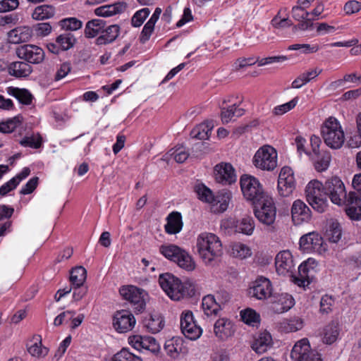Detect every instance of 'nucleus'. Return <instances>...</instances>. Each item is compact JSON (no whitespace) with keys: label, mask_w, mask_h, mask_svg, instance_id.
Masks as SVG:
<instances>
[{"label":"nucleus","mask_w":361,"mask_h":361,"mask_svg":"<svg viewBox=\"0 0 361 361\" xmlns=\"http://www.w3.org/2000/svg\"><path fill=\"white\" fill-rule=\"evenodd\" d=\"M159 283L166 294L173 300L178 301L191 298L195 293V284L190 281H181L170 273L159 276Z\"/></svg>","instance_id":"f257e3e1"},{"label":"nucleus","mask_w":361,"mask_h":361,"mask_svg":"<svg viewBox=\"0 0 361 361\" xmlns=\"http://www.w3.org/2000/svg\"><path fill=\"white\" fill-rule=\"evenodd\" d=\"M196 247L200 257L205 264H210L223 253L220 238L212 233L204 232L198 235Z\"/></svg>","instance_id":"f03ea898"},{"label":"nucleus","mask_w":361,"mask_h":361,"mask_svg":"<svg viewBox=\"0 0 361 361\" xmlns=\"http://www.w3.org/2000/svg\"><path fill=\"white\" fill-rule=\"evenodd\" d=\"M324 143L331 149H340L345 142V133L339 121L334 117H329L321 128Z\"/></svg>","instance_id":"7ed1b4c3"},{"label":"nucleus","mask_w":361,"mask_h":361,"mask_svg":"<svg viewBox=\"0 0 361 361\" xmlns=\"http://www.w3.org/2000/svg\"><path fill=\"white\" fill-rule=\"evenodd\" d=\"M305 195L307 201L312 207L319 213L324 212L327 206V197L324 186L317 180H312L307 185L305 188Z\"/></svg>","instance_id":"20e7f679"},{"label":"nucleus","mask_w":361,"mask_h":361,"mask_svg":"<svg viewBox=\"0 0 361 361\" xmlns=\"http://www.w3.org/2000/svg\"><path fill=\"white\" fill-rule=\"evenodd\" d=\"M240 188L245 198L252 204L257 202L269 195L266 193L259 180L250 175H243L240 180Z\"/></svg>","instance_id":"39448f33"},{"label":"nucleus","mask_w":361,"mask_h":361,"mask_svg":"<svg viewBox=\"0 0 361 361\" xmlns=\"http://www.w3.org/2000/svg\"><path fill=\"white\" fill-rule=\"evenodd\" d=\"M352 185L355 191L350 192L346 200L345 213L353 220L361 219V173L355 174Z\"/></svg>","instance_id":"423d86ee"},{"label":"nucleus","mask_w":361,"mask_h":361,"mask_svg":"<svg viewBox=\"0 0 361 361\" xmlns=\"http://www.w3.org/2000/svg\"><path fill=\"white\" fill-rule=\"evenodd\" d=\"M278 154L271 146L266 145L259 147L252 158L253 165L258 169L271 171L277 166Z\"/></svg>","instance_id":"0eeeda50"},{"label":"nucleus","mask_w":361,"mask_h":361,"mask_svg":"<svg viewBox=\"0 0 361 361\" xmlns=\"http://www.w3.org/2000/svg\"><path fill=\"white\" fill-rule=\"evenodd\" d=\"M252 204L255 207V215L261 223L267 226L274 223L276 216V208L271 196L268 195Z\"/></svg>","instance_id":"6e6552de"},{"label":"nucleus","mask_w":361,"mask_h":361,"mask_svg":"<svg viewBox=\"0 0 361 361\" xmlns=\"http://www.w3.org/2000/svg\"><path fill=\"white\" fill-rule=\"evenodd\" d=\"M293 361H322L320 354L310 347L307 338L297 341L290 352Z\"/></svg>","instance_id":"1a4fd4ad"},{"label":"nucleus","mask_w":361,"mask_h":361,"mask_svg":"<svg viewBox=\"0 0 361 361\" xmlns=\"http://www.w3.org/2000/svg\"><path fill=\"white\" fill-rule=\"evenodd\" d=\"M324 190L326 197L329 196L331 201L337 205L345 204L348 195L345 189V185L342 180L338 177H332L325 183Z\"/></svg>","instance_id":"9d476101"},{"label":"nucleus","mask_w":361,"mask_h":361,"mask_svg":"<svg viewBox=\"0 0 361 361\" xmlns=\"http://www.w3.org/2000/svg\"><path fill=\"white\" fill-rule=\"evenodd\" d=\"M180 322L181 331L188 339L195 341L202 335V329L196 324L192 311H183L180 317Z\"/></svg>","instance_id":"9b49d317"},{"label":"nucleus","mask_w":361,"mask_h":361,"mask_svg":"<svg viewBox=\"0 0 361 361\" xmlns=\"http://www.w3.org/2000/svg\"><path fill=\"white\" fill-rule=\"evenodd\" d=\"M250 296L257 300H264L273 295V286L271 281L264 276H258L248 289Z\"/></svg>","instance_id":"f8f14e48"},{"label":"nucleus","mask_w":361,"mask_h":361,"mask_svg":"<svg viewBox=\"0 0 361 361\" xmlns=\"http://www.w3.org/2000/svg\"><path fill=\"white\" fill-rule=\"evenodd\" d=\"M16 55L27 63L39 64L42 63L45 56L44 50L34 44H27L18 47L16 49Z\"/></svg>","instance_id":"ddd939ff"},{"label":"nucleus","mask_w":361,"mask_h":361,"mask_svg":"<svg viewBox=\"0 0 361 361\" xmlns=\"http://www.w3.org/2000/svg\"><path fill=\"white\" fill-rule=\"evenodd\" d=\"M121 295L133 305L135 310L141 312L145 309V295L143 290L134 286H123L120 288Z\"/></svg>","instance_id":"4468645a"},{"label":"nucleus","mask_w":361,"mask_h":361,"mask_svg":"<svg viewBox=\"0 0 361 361\" xmlns=\"http://www.w3.org/2000/svg\"><path fill=\"white\" fill-rule=\"evenodd\" d=\"M278 191L282 197H289L295 188V179L293 170L288 166L281 169L278 179Z\"/></svg>","instance_id":"2eb2a0df"},{"label":"nucleus","mask_w":361,"mask_h":361,"mask_svg":"<svg viewBox=\"0 0 361 361\" xmlns=\"http://www.w3.org/2000/svg\"><path fill=\"white\" fill-rule=\"evenodd\" d=\"M300 246L304 252H314L323 254L326 251L323 238L316 232H310L303 235L300 239Z\"/></svg>","instance_id":"dca6fc26"},{"label":"nucleus","mask_w":361,"mask_h":361,"mask_svg":"<svg viewBox=\"0 0 361 361\" xmlns=\"http://www.w3.org/2000/svg\"><path fill=\"white\" fill-rule=\"evenodd\" d=\"M276 270L279 275L293 276L295 264L289 250H283L275 258Z\"/></svg>","instance_id":"f3484780"},{"label":"nucleus","mask_w":361,"mask_h":361,"mask_svg":"<svg viewBox=\"0 0 361 361\" xmlns=\"http://www.w3.org/2000/svg\"><path fill=\"white\" fill-rule=\"evenodd\" d=\"M129 344L137 350H148L152 353H157L160 350V345L156 339L152 336H142L134 335L128 338Z\"/></svg>","instance_id":"a211bd4d"},{"label":"nucleus","mask_w":361,"mask_h":361,"mask_svg":"<svg viewBox=\"0 0 361 361\" xmlns=\"http://www.w3.org/2000/svg\"><path fill=\"white\" fill-rule=\"evenodd\" d=\"M316 267L317 262L312 258H309L302 262L298 267V276L295 277V283L300 287L308 286L312 280Z\"/></svg>","instance_id":"6ab92c4d"},{"label":"nucleus","mask_w":361,"mask_h":361,"mask_svg":"<svg viewBox=\"0 0 361 361\" xmlns=\"http://www.w3.org/2000/svg\"><path fill=\"white\" fill-rule=\"evenodd\" d=\"M134 315L129 311L122 310L115 313L113 326L119 333H125L133 329L135 324Z\"/></svg>","instance_id":"aec40b11"},{"label":"nucleus","mask_w":361,"mask_h":361,"mask_svg":"<svg viewBox=\"0 0 361 361\" xmlns=\"http://www.w3.org/2000/svg\"><path fill=\"white\" fill-rule=\"evenodd\" d=\"M270 298V309L276 314L287 312L294 305L293 298L286 293L273 294Z\"/></svg>","instance_id":"412c9836"},{"label":"nucleus","mask_w":361,"mask_h":361,"mask_svg":"<svg viewBox=\"0 0 361 361\" xmlns=\"http://www.w3.org/2000/svg\"><path fill=\"white\" fill-rule=\"evenodd\" d=\"M224 228L234 227L235 231L247 235H250L255 230V221L250 216H245L235 221L233 219L224 220L221 224Z\"/></svg>","instance_id":"4be33fe9"},{"label":"nucleus","mask_w":361,"mask_h":361,"mask_svg":"<svg viewBox=\"0 0 361 361\" xmlns=\"http://www.w3.org/2000/svg\"><path fill=\"white\" fill-rule=\"evenodd\" d=\"M214 177L216 182L223 185H230L236 180L235 170L231 164L221 163L214 168Z\"/></svg>","instance_id":"5701e85b"},{"label":"nucleus","mask_w":361,"mask_h":361,"mask_svg":"<svg viewBox=\"0 0 361 361\" xmlns=\"http://www.w3.org/2000/svg\"><path fill=\"white\" fill-rule=\"evenodd\" d=\"M292 220L295 225L307 222L311 219V210L300 200L294 201L291 208Z\"/></svg>","instance_id":"b1692460"},{"label":"nucleus","mask_w":361,"mask_h":361,"mask_svg":"<svg viewBox=\"0 0 361 361\" xmlns=\"http://www.w3.org/2000/svg\"><path fill=\"white\" fill-rule=\"evenodd\" d=\"M234 331L233 323L226 318H220L214 323V333L221 340H226L231 337Z\"/></svg>","instance_id":"393cba45"},{"label":"nucleus","mask_w":361,"mask_h":361,"mask_svg":"<svg viewBox=\"0 0 361 361\" xmlns=\"http://www.w3.org/2000/svg\"><path fill=\"white\" fill-rule=\"evenodd\" d=\"M127 8V4L123 1H117L112 4L99 6L94 10V13L98 16L110 17L123 13Z\"/></svg>","instance_id":"a878e982"},{"label":"nucleus","mask_w":361,"mask_h":361,"mask_svg":"<svg viewBox=\"0 0 361 361\" xmlns=\"http://www.w3.org/2000/svg\"><path fill=\"white\" fill-rule=\"evenodd\" d=\"M231 198L232 194L229 190H220L214 195L211 207L214 212L222 213L227 209Z\"/></svg>","instance_id":"bb28decb"},{"label":"nucleus","mask_w":361,"mask_h":361,"mask_svg":"<svg viewBox=\"0 0 361 361\" xmlns=\"http://www.w3.org/2000/svg\"><path fill=\"white\" fill-rule=\"evenodd\" d=\"M32 35V29L27 26L18 27L8 32V41L13 44L27 42L31 39Z\"/></svg>","instance_id":"cd10ccee"},{"label":"nucleus","mask_w":361,"mask_h":361,"mask_svg":"<svg viewBox=\"0 0 361 361\" xmlns=\"http://www.w3.org/2000/svg\"><path fill=\"white\" fill-rule=\"evenodd\" d=\"M143 325L149 332L157 334L164 326V320L159 313L147 315L143 320Z\"/></svg>","instance_id":"c85d7f7f"},{"label":"nucleus","mask_w":361,"mask_h":361,"mask_svg":"<svg viewBox=\"0 0 361 361\" xmlns=\"http://www.w3.org/2000/svg\"><path fill=\"white\" fill-rule=\"evenodd\" d=\"M8 71L16 78H26L32 73V68L25 61H15L9 64Z\"/></svg>","instance_id":"c756f323"},{"label":"nucleus","mask_w":361,"mask_h":361,"mask_svg":"<svg viewBox=\"0 0 361 361\" xmlns=\"http://www.w3.org/2000/svg\"><path fill=\"white\" fill-rule=\"evenodd\" d=\"M167 223L165 225V231L169 234H176L183 228L182 216L180 213L173 212L167 216Z\"/></svg>","instance_id":"7c9ffc66"},{"label":"nucleus","mask_w":361,"mask_h":361,"mask_svg":"<svg viewBox=\"0 0 361 361\" xmlns=\"http://www.w3.org/2000/svg\"><path fill=\"white\" fill-rule=\"evenodd\" d=\"M272 339L268 332L261 333L252 344V349L259 354L265 353L271 345Z\"/></svg>","instance_id":"2f4dec72"},{"label":"nucleus","mask_w":361,"mask_h":361,"mask_svg":"<svg viewBox=\"0 0 361 361\" xmlns=\"http://www.w3.org/2000/svg\"><path fill=\"white\" fill-rule=\"evenodd\" d=\"M87 279V271L82 267H76L71 269L70 273V281L73 288H80L83 286Z\"/></svg>","instance_id":"473e14b6"},{"label":"nucleus","mask_w":361,"mask_h":361,"mask_svg":"<svg viewBox=\"0 0 361 361\" xmlns=\"http://www.w3.org/2000/svg\"><path fill=\"white\" fill-rule=\"evenodd\" d=\"M7 93L16 97L23 104H30L32 100V95L26 89L8 87L7 88Z\"/></svg>","instance_id":"72a5a7b5"},{"label":"nucleus","mask_w":361,"mask_h":361,"mask_svg":"<svg viewBox=\"0 0 361 361\" xmlns=\"http://www.w3.org/2000/svg\"><path fill=\"white\" fill-rule=\"evenodd\" d=\"M55 14V8L53 6L44 4L37 6L32 17L36 20H43L52 18Z\"/></svg>","instance_id":"f704fd0d"},{"label":"nucleus","mask_w":361,"mask_h":361,"mask_svg":"<svg viewBox=\"0 0 361 361\" xmlns=\"http://www.w3.org/2000/svg\"><path fill=\"white\" fill-rule=\"evenodd\" d=\"M177 259L176 264L185 271H192L196 267L194 259L189 252L184 249H183Z\"/></svg>","instance_id":"c9c22d12"},{"label":"nucleus","mask_w":361,"mask_h":361,"mask_svg":"<svg viewBox=\"0 0 361 361\" xmlns=\"http://www.w3.org/2000/svg\"><path fill=\"white\" fill-rule=\"evenodd\" d=\"M27 351L32 356L37 357L45 356L48 353V349L42 346L40 336L33 337L31 344H27Z\"/></svg>","instance_id":"e433bc0d"},{"label":"nucleus","mask_w":361,"mask_h":361,"mask_svg":"<svg viewBox=\"0 0 361 361\" xmlns=\"http://www.w3.org/2000/svg\"><path fill=\"white\" fill-rule=\"evenodd\" d=\"M183 248L173 245H163L159 247V252L168 259L176 263Z\"/></svg>","instance_id":"4c0bfd02"},{"label":"nucleus","mask_w":361,"mask_h":361,"mask_svg":"<svg viewBox=\"0 0 361 361\" xmlns=\"http://www.w3.org/2000/svg\"><path fill=\"white\" fill-rule=\"evenodd\" d=\"M338 334V324L331 323L324 329L323 342L328 345L332 344L337 340Z\"/></svg>","instance_id":"58836bf2"},{"label":"nucleus","mask_w":361,"mask_h":361,"mask_svg":"<svg viewBox=\"0 0 361 361\" xmlns=\"http://www.w3.org/2000/svg\"><path fill=\"white\" fill-rule=\"evenodd\" d=\"M202 307L204 312L207 315L216 314L219 310L220 306L216 303L214 296L212 295H206L203 298Z\"/></svg>","instance_id":"ea45409f"},{"label":"nucleus","mask_w":361,"mask_h":361,"mask_svg":"<svg viewBox=\"0 0 361 361\" xmlns=\"http://www.w3.org/2000/svg\"><path fill=\"white\" fill-rule=\"evenodd\" d=\"M195 192H196L198 199L202 202L208 203L211 205V203L214 201V195L212 191L202 183L195 185Z\"/></svg>","instance_id":"a19ab883"},{"label":"nucleus","mask_w":361,"mask_h":361,"mask_svg":"<svg viewBox=\"0 0 361 361\" xmlns=\"http://www.w3.org/2000/svg\"><path fill=\"white\" fill-rule=\"evenodd\" d=\"M182 341L179 338H173L165 343V350L167 355L171 357H176L182 351Z\"/></svg>","instance_id":"79ce46f5"},{"label":"nucleus","mask_w":361,"mask_h":361,"mask_svg":"<svg viewBox=\"0 0 361 361\" xmlns=\"http://www.w3.org/2000/svg\"><path fill=\"white\" fill-rule=\"evenodd\" d=\"M326 235L329 241L337 243L342 235V230L340 224L336 221H331L326 229Z\"/></svg>","instance_id":"37998d69"},{"label":"nucleus","mask_w":361,"mask_h":361,"mask_svg":"<svg viewBox=\"0 0 361 361\" xmlns=\"http://www.w3.org/2000/svg\"><path fill=\"white\" fill-rule=\"evenodd\" d=\"M242 320L250 326H256L260 322V315L255 310L247 308L240 312Z\"/></svg>","instance_id":"c03bdc74"},{"label":"nucleus","mask_w":361,"mask_h":361,"mask_svg":"<svg viewBox=\"0 0 361 361\" xmlns=\"http://www.w3.org/2000/svg\"><path fill=\"white\" fill-rule=\"evenodd\" d=\"M244 114L243 109H238L235 104L223 108L221 112V121L224 123H227L231 121L233 116H240Z\"/></svg>","instance_id":"a18cd8bd"},{"label":"nucleus","mask_w":361,"mask_h":361,"mask_svg":"<svg viewBox=\"0 0 361 361\" xmlns=\"http://www.w3.org/2000/svg\"><path fill=\"white\" fill-rule=\"evenodd\" d=\"M231 254L234 257L245 259L252 254L250 248L241 243H235L231 246Z\"/></svg>","instance_id":"49530a36"},{"label":"nucleus","mask_w":361,"mask_h":361,"mask_svg":"<svg viewBox=\"0 0 361 361\" xmlns=\"http://www.w3.org/2000/svg\"><path fill=\"white\" fill-rule=\"evenodd\" d=\"M212 128L205 123H201L194 128L190 135L197 140H207L210 135Z\"/></svg>","instance_id":"de8ad7c7"},{"label":"nucleus","mask_w":361,"mask_h":361,"mask_svg":"<svg viewBox=\"0 0 361 361\" xmlns=\"http://www.w3.org/2000/svg\"><path fill=\"white\" fill-rule=\"evenodd\" d=\"M56 42L59 44L61 51H66L74 45L75 39L71 33H66L58 36Z\"/></svg>","instance_id":"09e8293b"},{"label":"nucleus","mask_w":361,"mask_h":361,"mask_svg":"<svg viewBox=\"0 0 361 361\" xmlns=\"http://www.w3.org/2000/svg\"><path fill=\"white\" fill-rule=\"evenodd\" d=\"M150 14V10L148 8H143L137 11L131 18V25L133 27H140L146 18Z\"/></svg>","instance_id":"8fccbe9b"},{"label":"nucleus","mask_w":361,"mask_h":361,"mask_svg":"<svg viewBox=\"0 0 361 361\" xmlns=\"http://www.w3.org/2000/svg\"><path fill=\"white\" fill-rule=\"evenodd\" d=\"M299 98L294 97L290 102L276 106L273 109V114L275 116H282L288 111L293 109L298 104Z\"/></svg>","instance_id":"3c124183"},{"label":"nucleus","mask_w":361,"mask_h":361,"mask_svg":"<svg viewBox=\"0 0 361 361\" xmlns=\"http://www.w3.org/2000/svg\"><path fill=\"white\" fill-rule=\"evenodd\" d=\"M331 159V154L327 152H324L320 157H318L317 160H316L314 164L316 171L318 172L326 171L329 166Z\"/></svg>","instance_id":"603ef678"},{"label":"nucleus","mask_w":361,"mask_h":361,"mask_svg":"<svg viewBox=\"0 0 361 361\" xmlns=\"http://www.w3.org/2000/svg\"><path fill=\"white\" fill-rule=\"evenodd\" d=\"M112 360L113 361H142L141 357L134 355L126 348H123L115 354Z\"/></svg>","instance_id":"864d4df0"},{"label":"nucleus","mask_w":361,"mask_h":361,"mask_svg":"<svg viewBox=\"0 0 361 361\" xmlns=\"http://www.w3.org/2000/svg\"><path fill=\"white\" fill-rule=\"evenodd\" d=\"M303 326V322L300 318L294 317L287 319L283 323V328L287 332H295L300 330Z\"/></svg>","instance_id":"5fc2aeb1"},{"label":"nucleus","mask_w":361,"mask_h":361,"mask_svg":"<svg viewBox=\"0 0 361 361\" xmlns=\"http://www.w3.org/2000/svg\"><path fill=\"white\" fill-rule=\"evenodd\" d=\"M20 123V121L18 117H14L6 121H1L0 122V133H11L16 130Z\"/></svg>","instance_id":"6e6d98bb"},{"label":"nucleus","mask_w":361,"mask_h":361,"mask_svg":"<svg viewBox=\"0 0 361 361\" xmlns=\"http://www.w3.org/2000/svg\"><path fill=\"white\" fill-rule=\"evenodd\" d=\"M334 305L335 300L331 296L329 295H324L320 300V313L323 314H329L332 312Z\"/></svg>","instance_id":"4d7b16f0"},{"label":"nucleus","mask_w":361,"mask_h":361,"mask_svg":"<svg viewBox=\"0 0 361 361\" xmlns=\"http://www.w3.org/2000/svg\"><path fill=\"white\" fill-rule=\"evenodd\" d=\"M59 24L63 29L77 30L82 27V23L76 18H68L61 20Z\"/></svg>","instance_id":"13d9d810"},{"label":"nucleus","mask_w":361,"mask_h":361,"mask_svg":"<svg viewBox=\"0 0 361 361\" xmlns=\"http://www.w3.org/2000/svg\"><path fill=\"white\" fill-rule=\"evenodd\" d=\"M154 27L155 24L151 22L147 21L145 23L139 37V40L141 43L145 44L150 39L154 32Z\"/></svg>","instance_id":"bf43d9fd"},{"label":"nucleus","mask_w":361,"mask_h":361,"mask_svg":"<svg viewBox=\"0 0 361 361\" xmlns=\"http://www.w3.org/2000/svg\"><path fill=\"white\" fill-rule=\"evenodd\" d=\"M119 32L120 27L117 25H110L106 29L101 31L102 34L106 38V41L110 43L117 38Z\"/></svg>","instance_id":"052dcab7"},{"label":"nucleus","mask_w":361,"mask_h":361,"mask_svg":"<svg viewBox=\"0 0 361 361\" xmlns=\"http://www.w3.org/2000/svg\"><path fill=\"white\" fill-rule=\"evenodd\" d=\"M171 155L178 163H183L189 156L188 152L183 147H177L172 149Z\"/></svg>","instance_id":"680f3d73"},{"label":"nucleus","mask_w":361,"mask_h":361,"mask_svg":"<svg viewBox=\"0 0 361 361\" xmlns=\"http://www.w3.org/2000/svg\"><path fill=\"white\" fill-rule=\"evenodd\" d=\"M271 25L274 27L280 29L292 25L291 20L288 18H281L280 12L271 20Z\"/></svg>","instance_id":"e2e57ef3"},{"label":"nucleus","mask_w":361,"mask_h":361,"mask_svg":"<svg viewBox=\"0 0 361 361\" xmlns=\"http://www.w3.org/2000/svg\"><path fill=\"white\" fill-rule=\"evenodd\" d=\"M20 145L25 147H30L34 149L40 147L42 144V137L39 135L37 137H25L20 142Z\"/></svg>","instance_id":"0e129e2a"},{"label":"nucleus","mask_w":361,"mask_h":361,"mask_svg":"<svg viewBox=\"0 0 361 361\" xmlns=\"http://www.w3.org/2000/svg\"><path fill=\"white\" fill-rule=\"evenodd\" d=\"M310 15V13L305 11V8L300 6H295L292 8V16L298 21L307 20Z\"/></svg>","instance_id":"69168bd1"},{"label":"nucleus","mask_w":361,"mask_h":361,"mask_svg":"<svg viewBox=\"0 0 361 361\" xmlns=\"http://www.w3.org/2000/svg\"><path fill=\"white\" fill-rule=\"evenodd\" d=\"M361 10V2L355 0L347 1L343 7V11L347 15H352Z\"/></svg>","instance_id":"338daca9"},{"label":"nucleus","mask_w":361,"mask_h":361,"mask_svg":"<svg viewBox=\"0 0 361 361\" xmlns=\"http://www.w3.org/2000/svg\"><path fill=\"white\" fill-rule=\"evenodd\" d=\"M19 6L18 0L0 1V13H6L16 9Z\"/></svg>","instance_id":"774afa93"}]
</instances>
